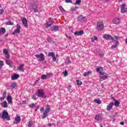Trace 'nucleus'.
<instances>
[{
	"mask_svg": "<svg viewBox=\"0 0 127 127\" xmlns=\"http://www.w3.org/2000/svg\"><path fill=\"white\" fill-rule=\"evenodd\" d=\"M0 115V118H1V119L7 120V121H10V117H9L8 113L6 110H3L2 114Z\"/></svg>",
	"mask_w": 127,
	"mask_h": 127,
	"instance_id": "nucleus-1",
	"label": "nucleus"
},
{
	"mask_svg": "<svg viewBox=\"0 0 127 127\" xmlns=\"http://www.w3.org/2000/svg\"><path fill=\"white\" fill-rule=\"evenodd\" d=\"M35 95L37 96V97H40L41 98H43L46 99V96H45V93L43 91V89H38L36 91Z\"/></svg>",
	"mask_w": 127,
	"mask_h": 127,
	"instance_id": "nucleus-2",
	"label": "nucleus"
},
{
	"mask_svg": "<svg viewBox=\"0 0 127 127\" xmlns=\"http://www.w3.org/2000/svg\"><path fill=\"white\" fill-rule=\"evenodd\" d=\"M49 112H50V107L49 106V105H47V107L43 114L42 119H45L47 117H48V113H49Z\"/></svg>",
	"mask_w": 127,
	"mask_h": 127,
	"instance_id": "nucleus-3",
	"label": "nucleus"
},
{
	"mask_svg": "<svg viewBox=\"0 0 127 127\" xmlns=\"http://www.w3.org/2000/svg\"><path fill=\"white\" fill-rule=\"evenodd\" d=\"M35 56L36 58H37V59L40 58L39 61L41 62H43V61L45 60V58L44 57V54H43V53H40V54L35 55Z\"/></svg>",
	"mask_w": 127,
	"mask_h": 127,
	"instance_id": "nucleus-4",
	"label": "nucleus"
},
{
	"mask_svg": "<svg viewBox=\"0 0 127 127\" xmlns=\"http://www.w3.org/2000/svg\"><path fill=\"white\" fill-rule=\"evenodd\" d=\"M77 21L78 22H85L86 19H87L84 15H80L77 17Z\"/></svg>",
	"mask_w": 127,
	"mask_h": 127,
	"instance_id": "nucleus-5",
	"label": "nucleus"
},
{
	"mask_svg": "<svg viewBox=\"0 0 127 127\" xmlns=\"http://www.w3.org/2000/svg\"><path fill=\"white\" fill-rule=\"evenodd\" d=\"M104 24H103V22H97V29L99 31H100V30H102V29H104Z\"/></svg>",
	"mask_w": 127,
	"mask_h": 127,
	"instance_id": "nucleus-6",
	"label": "nucleus"
},
{
	"mask_svg": "<svg viewBox=\"0 0 127 127\" xmlns=\"http://www.w3.org/2000/svg\"><path fill=\"white\" fill-rule=\"evenodd\" d=\"M32 7L34 9V12H38L39 7H38V4H37V3L35 2L32 4Z\"/></svg>",
	"mask_w": 127,
	"mask_h": 127,
	"instance_id": "nucleus-7",
	"label": "nucleus"
},
{
	"mask_svg": "<svg viewBox=\"0 0 127 127\" xmlns=\"http://www.w3.org/2000/svg\"><path fill=\"white\" fill-rule=\"evenodd\" d=\"M103 37L104 39H106V40H112L114 41L115 40L114 39V37H112L111 35L109 34H105L103 36Z\"/></svg>",
	"mask_w": 127,
	"mask_h": 127,
	"instance_id": "nucleus-8",
	"label": "nucleus"
},
{
	"mask_svg": "<svg viewBox=\"0 0 127 127\" xmlns=\"http://www.w3.org/2000/svg\"><path fill=\"white\" fill-rule=\"evenodd\" d=\"M51 19H52L51 18H49V21L44 24V26L47 28V27H50L51 25H53V21L51 20Z\"/></svg>",
	"mask_w": 127,
	"mask_h": 127,
	"instance_id": "nucleus-9",
	"label": "nucleus"
},
{
	"mask_svg": "<svg viewBox=\"0 0 127 127\" xmlns=\"http://www.w3.org/2000/svg\"><path fill=\"white\" fill-rule=\"evenodd\" d=\"M21 121V119L20 118V115L17 114L15 118V122H14V124H15L16 125L19 124Z\"/></svg>",
	"mask_w": 127,
	"mask_h": 127,
	"instance_id": "nucleus-10",
	"label": "nucleus"
},
{
	"mask_svg": "<svg viewBox=\"0 0 127 127\" xmlns=\"http://www.w3.org/2000/svg\"><path fill=\"white\" fill-rule=\"evenodd\" d=\"M96 71L100 75H104V68L102 67L101 66H98L97 68H96Z\"/></svg>",
	"mask_w": 127,
	"mask_h": 127,
	"instance_id": "nucleus-11",
	"label": "nucleus"
},
{
	"mask_svg": "<svg viewBox=\"0 0 127 127\" xmlns=\"http://www.w3.org/2000/svg\"><path fill=\"white\" fill-rule=\"evenodd\" d=\"M121 12L122 13H125L127 11V7H126V3H123L121 6Z\"/></svg>",
	"mask_w": 127,
	"mask_h": 127,
	"instance_id": "nucleus-12",
	"label": "nucleus"
},
{
	"mask_svg": "<svg viewBox=\"0 0 127 127\" xmlns=\"http://www.w3.org/2000/svg\"><path fill=\"white\" fill-rule=\"evenodd\" d=\"M22 22L23 24V25L26 27V28H27L28 27V24L27 23V20L25 18H23L22 19Z\"/></svg>",
	"mask_w": 127,
	"mask_h": 127,
	"instance_id": "nucleus-13",
	"label": "nucleus"
},
{
	"mask_svg": "<svg viewBox=\"0 0 127 127\" xmlns=\"http://www.w3.org/2000/svg\"><path fill=\"white\" fill-rule=\"evenodd\" d=\"M51 31H58L59 30V27L58 26H52L50 27Z\"/></svg>",
	"mask_w": 127,
	"mask_h": 127,
	"instance_id": "nucleus-14",
	"label": "nucleus"
},
{
	"mask_svg": "<svg viewBox=\"0 0 127 127\" xmlns=\"http://www.w3.org/2000/svg\"><path fill=\"white\" fill-rule=\"evenodd\" d=\"M24 67V64H22L19 65L17 69V71H20L21 72H24V69H23Z\"/></svg>",
	"mask_w": 127,
	"mask_h": 127,
	"instance_id": "nucleus-15",
	"label": "nucleus"
},
{
	"mask_svg": "<svg viewBox=\"0 0 127 127\" xmlns=\"http://www.w3.org/2000/svg\"><path fill=\"white\" fill-rule=\"evenodd\" d=\"M74 35L76 36H80L84 34V31H77L74 33Z\"/></svg>",
	"mask_w": 127,
	"mask_h": 127,
	"instance_id": "nucleus-16",
	"label": "nucleus"
},
{
	"mask_svg": "<svg viewBox=\"0 0 127 127\" xmlns=\"http://www.w3.org/2000/svg\"><path fill=\"white\" fill-rule=\"evenodd\" d=\"M115 105V103L113 102L110 103L107 107V111H111L113 109V106Z\"/></svg>",
	"mask_w": 127,
	"mask_h": 127,
	"instance_id": "nucleus-17",
	"label": "nucleus"
},
{
	"mask_svg": "<svg viewBox=\"0 0 127 127\" xmlns=\"http://www.w3.org/2000/svg\"><path fill=\"white\" fill-rule=\"evenodd\" d=\"M113 42H115L116 43V45H113L111 47V49H116V48H117V47H118V45H119V44H120L119 41H117V40H114L113 41Z\"/></svg>",
	"mask_w": 127,
	"mask_h": 127,
	"instance_id": "nucleus-18",
	"label": "nucleus"
},
{
	"mask_svg": "<svg viewBox=\"0 0 127 127\" xmlns=\"http://www.w3.org/2000/svg\"><path fill=\"white\" fill-rule=\"evenodd\" d=\"M5 98H6V90H4L2 94V97L0 98V101H3Z\"/></svg>",
	"mask_w": 127,
	"mask_h": 127,
	"instance_id": "nucleus-19",
	"label": "nucleus"
},
{
	"mask_svg": "<svg viewBox=\"0 0 127 127\" xmlns=\"http://www.w3.org/2000/svg\"><path fill=\"white\" fill-rule=\"evenodd\" d=\"M113 22L114 24H119L121 22V20L119 18H115L113 19Z\"/></svg>",
	"mask_w": 127,
	"mask_h": 127,
	"instance_id": "nucleus-20",
	"label": "nucleus"
},
{
	"mask_svg": "<svg viewBox=\"0 0 127 127\" xmlns=\"http://www.w3.org/2000/svg\"><path fill=\"white\" fill-rule=\"evenodd\" d=\"M6 100L8 103V104H12V98L10 95H8L7 96Z\"/></svg>",
	"mask_w": 127,
	"mask_h": 127,
	"instance_id": "nucleus-21",
	"label": "nucleus"
},
{
	"mask_svg": "<svg viewBox=\"0 0 127 127\" xmlns=\"http://www.w3.org/2000/svg\"><path fill=\"white\" fill-rule=\"evenodd\" d=\"M6 64H7V65H8L10 68H12V65H13V63L10 60L6 61Z\"/></svg>",
	"mask_w": 127,
	"mask_h": 127,
	"instance_id": "nucleus-22",
	"label": "nucleus"
},
{
	"mask_svg": "<svg viewBox=\"0 0 127 127\" xmlns=\"http://www.w3.org/2000/svg\"><path fill=\"white\" fill-rule=\"evenodd\" d=\"M19 78V74H14L13 76H11V80H16Z\"/></svg>",
	"mask_w": 127,
	"mask_h": 127,
	"instance_id": "nucleus-23",
	"label": "nucleus"
},
{
	"mask_svg": "<svg viewBox=\"0 0 127 127\" xmlns=\"http://www.w3.org/2000/svg\"><path fill=\"white\" fill-rule=\"evenodd\" d=\"M17 87V83L16 82H12L11 83V88L15 89Z\"/></svg>",
	"mask_w": 127,
	"mask_h": 127,
	"instance_id": "nucleus-24",
	"label": "nucleus"
},
{
	"mask_svg": "<svg viewBox=\"0 0 127 127\" xmlns=\"http://www.w3.org/2000/svg\"><path fill=\"white\" fill-rule=\"evenodd\" d=\"M92 74V71L89 70L87 72H84L83 73L84 77H87V76H89V75H91Z\"/></svg>",
	"mask_w": 127,
	"mask_h": 127,
	"instance_id": "nucleus-25",
	"label": "nucleus"
},
{
	"mask_svg": "<svg viewBox=\"0 0 127 127\" xmlns=\"http://www.w3.org/2000/svg\"><path fill=\"white\" fill-rule=\"evenodd\" d=\"M95 120H96V121H101V120H102V116L100 114H98L95 116Z\"/></svg>",
	"mask_w": 127,
	"mask_h": 127,
	"instance_id": "nucleus-26",
	"label": "nucleus"
},
{
	"mask_svg": "<svg viewBox=\"0 0 127 127\" xmlns=\"http://www.w3.org/2000/svg\"><path fill=\"white\" fill-rule=\"evenodd\" d=\"M0 105L2 108H7V102L5 101L3 103H0Z\"/></svg>",
	"mask_w": 127,
	"mask_h": 127,
	"instance_id": "nucleus-27",
	"label": "nucleus"
},
{
	"mask_svg": "<svg viewBox=\"0 0 127 127\" xmlns=\"http://www.w3.org/2000/svg\"><path fill=\"white\" fill-rule=\"evenodd\" d=\"M108 78V76L102 75V76H100V80L101 81H103V80H106Z\"/></svg>",
	"mask_w": 127,
	"mask_h": 127,
	"instance_id": "nucleus-28",
	"label": "nucleus"
},
{
	"mask_svg": "<svg viewBox=\"0 0 127 127\" xmlns=\"http://www.w3.org/2000/svg\"><path fill=\"white\" fill-rule=\"evenodd\" d=\"M0 33L4 34L5 33V28L2 27L0 29Z\"/></svg>",
	"mask_w": 127,
	"mask_h": 127,
	"instance_id": "nucleus-29",
	"label": "nucleus"
},
{
	"mask_svg": "<svg viewBox=\"0 0 127 127\" xmlns=\"http://www.w3.org/2000/svg\"><path fill=\"white\" fill-rule=\"evenodd\" d=\"M20 32V30L19 29H16L14 30V32L12 33L13 35H14L15 33H19Z\"/></svg>",
	"mask_w": 127,
	"mask_h": 127,
	"instance_id": "nucleus-30",
	"label": "nucleus"
},
{
	"mask_svg": "<svg viewBox=\"0 0 127 127\" xmlns=\"http://www.w3.org/2000/svg\"><path fill=\"white\" fill-rule=\"evenodd\" d=\"M6 25H14V23L11 21H8L5 23Z\"/></svg>",
	"mask_w": 127,
	"mask_h": 127,
	"instance_id": "nucleus-31",
	"label": "nucleus"
},
{
	"mask_svg": "<svg viewBox=\"0 0 127 127\" xmlns=\"http://www.w3.org/2000/svg\"><path fill=\"white\" fill-rule=\"evenodd\" d=\"M70 63H71V61H70V59H69L68 58H67L65 60V64L66 65H68V64Z\"/></svg>",
	"mask_w": 127,
	"mask_h": 127,
	"instance_id": "nucleus-32",
	"label": "nucleus"
},
{
	"mask_svg": "<svg viewBox=\"0 0 127 127\" xmlns=\"http://www.w3.org/2000/svg\"><path fill=\"white\" fill-rule=\"evenodd\" d=\"M114 105H115V107H118L120 106V102L117 100H115V103Z\"/></svg>",
	"mask_w": 127,
	"mask_h": 127,
	"instance_id": "nucleus-33",
	"label": "nucleus"
},
{
	"mask_svg": "<svg viewBox=\"0 0 127 127\" xmlns=\"http://www.w3.org/2000/svg\"><path fill=\"white\" fill-rule=\"evenodd\" d=\"M95 103L96 104H98L99 105L102 104V101L100 100V99H95L94 100Z\"/></svg>",
	"mask_w": 127,
	"mask_h": 127,
	"instance_id": "nucleus-34",
	"label": "nucleus"
},
{
	"mask_svg": "<svg viewBox=\"0 0 127 127\" xmlns=\"http://www.w3.org/2000/svg\"><path fill=\"white\" fill-rule=\"evenodd\" d=\"M41 79L42 80H46V79H47V75L45 74H43L41 76Z\"/></svg>",
	"mask_w": 127,
	"mask_h": 127,
	"instance_id": "nucleus-35",
	"label": "nucleus"
},
{
	"mask_svg": "<svg viewBox=\"0 0 127 127\" xmlns=\"http://www.w3.org/2000/svg\"><path fill=\"white\" fill-rule=\"evenodd\" d=\"M60 11H61V12H62L63 13H64L65 11V9L63 8V7H62V6H60Z\"/></svg>",
	"mask_w": 127,
	"mask_h": 127,
	"instance_id": "nucleus-36",
	"label": "nucleus"
},
{
	"mask_svg": "<svg viewBox=\"0 0 127 127\" xmlns=\"http://www.w3.org/2000/svg\"><path fill=\"white\" fill-rule=\"evenodd\" d=\"M48 56L49 57L51 56L52 57H53L55 56V54H54V53H53V52L49 53Z\"/></svg>",
	"mask_w": 127,
	"mask_h": 127,
	"instance_id": "nucleus-37",
	"label": "nucleus"
},
{
	"mask_svg": "<svg viewBox=\"0 0 127 127\" xmlns=\"http://www.w3.org/2000/svg\"><path fill=\"white\" fill-rule=\"evenodd\" d=\"M78 9V7H72L71 8V11H76Z\"/></svg>",
	"mask_w": 127,
	"mask_h": 127,
	"instance_id": "nucleus-38",
	"label": "nucleus"
},
{
	"mask_svg": "<svg viewBox=\"0 0 127 127\" xmlns=\"http://www.w3.org/2000/svg\"><path fill=\"white\" fill-rule=\"evenodd\" d=\"M29 107L33 109V108H35V104L34 103H32L31 104L29 105Z\"/></svg>",
	"mask_w": 127,
	"mask_h": 127,
	"instance_id": "nucleus-39",
	"label": "nucleus"
},
{
	"mask_svg": "<svg viewBox=\"0 0 127 127\" xmlns=\"http://www.w3.org/2000/svg\"><path fill=\"white\" fill-rule=\"evenodd\" d=\"M33 125V122L32 121H30V122H29L28 123L29 127H32Z\"/></svg>",
	"mask_w": 127,
	"mask_h": 127,
	"instance_id": "nucleus-40",
	"label": "nucleus"
},
{
	"mask_svg": "<svg viewBox=\"0 0 127 127\" xmlns=\"http://www.w3.org/2000/svg\"><path fill=\"white\" fill-rule=\"evenodd\" d=\"M3 66V62L2 61H0V70L2 68Z\"/></svg>",
	"mask_w": 127,
	"mask_h": 127,
	"instance_id": "nucleus-41",
	"label": "nucleus"
},
{
	"mask_svg": "<svg viewBox=\"0 0 127 127\" xmlns=\"http://www.w3.org/2000/svg\"><path fill=\"white\" fill-rule=\"evenodd\" d=\"M48 42H52L53 41V39L51 38V37H49L47 39Z\"/></svg>",
	"mask_w": 127,
	"mask_h": 127,
	"instance_id": "nucleus-42",
	"label": "nucleus"
},
{
	"mask_svg": "<svg viewBox=\"0 0 127 127\" xmlns=\"http://www.w3.org/2000/svg\"><path fill=\"white\" fill-rule=\"evenodd\" d=\"M71 88H72L71 85H69L67 88V90L71 93L73 91L72 89H71Z\"/></svg>",
	"mask_w": 127,
	"mask_h": 127,
	"instance_id": "nucleus-43",
	"label": "nucleus"
},
{
	"mask_svg": "<svg viewBox=\"0 0 127 127\" xmlns=\"http://www.w3.org/2000/svg\"><path fill=\"white\" fill-rule=\"evenodd\" d=\"M52 73H47L46 74L47 76V78H50V77H51V76H52Z\"/></svg>",
	"mask_w": 127,
	"mask_h": 127,
	"instance_id": "nucleus-44",
	"label": "nucleus"
},
{
	"mask_svg": "<svg viewBox=\"0 0 127 127\" xmlns=\"http://www.w3.org/2000/svg\"><path fill=\"white\" fill-rule=\"evenodd\" d=\"M81 3V0H77L75 1L74 4H80Z\"/></svg>",
	"mask_w": 127,
	"mask_h": 127,
	"instance_id": "nucleus-45",
	"label": "nucleus"
},
{
	"mask_svg": "<svg viewBox=\"0 0 127 127\" xmlns=\"http://www.w3.org/2000/svg\"><path fill=\"white\" fill-rule=\"evenodd\" d=\"M3 52L4 54H5V55L8 54V51H7V50H6L5 49H4L3 50Z\"/></svg>",
	"mask_w": 127,
	"mask_h": 127,
	"instance_id": "nucleus-46",
	"label": "nucleus"
},
{
	"mask_svg": "<svg viewBox=\"0 0 127 127\" xmlns=\"http://www.w3.org/2000/svg\"><path fill=\"white\" fill-rule=\"evenodd\" d=\"M76 83H77V85H82V82L80 81V80H76Z\"/></svg>",
	"mask_w": 127,
	"mask_h": 127,
	"instance_id": "nucleus-47",
	"label": "nucleus"
},
{
	"mask_svg": "<svg viewBox=\"0 0 127 127\" xmlns=\"http://www.w3.org/2000/svg\"><path fill=\"white\" fill-rule=\"evenodd\" d=\"M4 12V10L3 9H0V15L3 14V13Z\"/></svg>",
	"mask_w": 127,
	"mask_h": 127,
	"instance_id": "nucleus-48",
	"label": "nucleus"
},
{
	"mask_svg": "<svg viewBox=\"0 0 127 127\" xmlns=\"http://www.w3.org/2000/svg\"><path fill=\"white\" fill-rule=\"evenodd\" d=\"M16 27H17V29H19V30H20L21 28V26H20V25H19L18 24H17Z\"/></svg>",
	"mask_w": 127,
	"mask_h": 127,
	"instance_id": "nucleus-49",
	"label": "nucleus"
},
{
	"mask_svg": "<svg viewBox=\"0 0 127 127\" xmlns=\"http://www.w3.org/2000/svg\"><path fill=\"white\" fill-rule=\"evenodd\" d=\"M63 73L64 76H68V72H67V70H65L64 72H63Z\"/></svg>",
	"mask_w": 127,
	"mask_h": 127,
	"instance_id": "nucleus-50",
	"label": "nucleus"
},
{
	"mask_svg": "<svg viewBox=\"0 0 127 127\" xmlns=\"http://www.w3.org/2000/svg\"><path fill=\"white\" fill-rule=\"evenodd\" d=\"M56 60H57V58H56L55 56H54V57H53V61L55 62V61H56Z\"/></svg>",
	"mask_w": 127,
	"mask_h": 127,
	"instance_id": "nucleus-51",
	"label": "nucleus"
},
{
	"mask_svg": "<svg viewBox=\"0 0 127 127\" xmlns=\"http://www.w3.org/2000/svg\"><path fill=\"white\" fill-rule=\"evenodd\" d=\"M65 2H66V3H69V2H70V3H72V1H71V0H65Z\"/></svg>",
	"mask_w": 127,
	"mask_h": 127,
	"instance_id": "nucleus-52",
	"label": "nucleus"
},
{
	"mask_svg": "<svg viewBox=\"0 0 127 127\" xmlns=\"http://www.w3.org/2000/svg\"><path fill=\"white\" fill-rule=\"evenodd\" d=\"M66 37H67L68 39L71 40L72 39V38L70 36H68V35H67V34H65Z\"/></svg>",
	"mask_w": 127,
	"mask_h": 127,
	"instance_id": "nucleus-53",
	"label": "nucleus"
},
{
	"mask_svg": "<svg viewBox=\"0 0 127 127\" xmlns=\"http://www.w3.org/2000/svg\"><path fill=\"white\" fill-rule=\"evenodd\" d=\"M31 97H32V99H33V100L36 101V97H35L34 95H32Z\"/></svg>",
	"mask_w": 127,
	"mask_h": 127,
	"instance_id": "nucleus-54",
	"label": "nucleus"
},
{
	"mask_svg": "<svg viewBox=\"0 0 127 127\" xmlns=\"http://www.w3.org/2000/svg\"><path fill=\"white\" fill-rule=\"evenodd\" d=\"M5 57L7 58V59H9L10 56L8 55V54H7V55H5Z\"/></svg>",
	"mask_w": 127,
	"mask_h": 127,
	"instance_id": "nucleus-55",
	"label": "nucleus"
},
{
	"mask_svg": "<svg viewBox=\"0 0 127 127\" xmlns=\"http://www.w3.org/2000/svg\"><path fill=\"white\" fill-rule=\"evenodd\" d=\"M44 111V107H42V108L40 109L41 113H43Z\"/></svg>",
	"mask_w": 127,
	"mask_h": 127,
	"instance_id": "nucleus-56",
	"label": "nucleus"
},
{
	"mask_svg": "<svg viewBox=\"0 0 127 127\" xmlns=\"http://www.w3.org/2000/svg\"><path fill=\"white\" fill-rule=\"evenodd\" d=\"M38 83V80H36L35 83L33 84V86H35Z\"/></svg>",
	"mask_w": 127,
	"mask_h": 127,
	"instance_id": "nucleus-57",
	"label": "nucleus"
},
{
	"mask_svg": "<svg viewBox=\"0 0 127 127\" xmlns=\"http://www.w3.org/2000/svg\"><path fill=\"white\" fill-rule=\"evenodd\" d=\"M114 38H115V39H116L117 40H118V39H119L120 37H119L118 36H114Z\"/></svg>",
	"mask_w": 127,
	"mask_h": 127,
	"instance_id": "nucleus-58",
	"label": "nucleus"
},
{
	"mask_svg": "<svg viewBox=\"0 0 127 127\" xmlns=\"http://www.w3.org/2000/svg\"><path fill=\"white\" fill-rule=\"evenodd\" d=\"M53 125H54V124H48V126H49V127H51V126H53Z\"/></svg>",
	"mask_w": 127,
	"mask_h": 127,
	"instance_id": "nucleus-59",
	"label": "nucleus"
},
{
	"mask_svg": "<svg viewBox=\"0 0 127 127\" xmlns=\"http://www.w3.org/2000/svg\"><path fill=\"white\" fill-rule=\"evenodd\" d=\"M92 42H94L95 41V39L94 38H91Z\"/></svg>",
	"mask_w": 127,
	"mask_h": 127,
	"instance_id": "nucleus-60",
	"label": "nucleus"
},
{
	"mask_svg": "<svg viewBox=\"0 0 127 127\" xmlns=\"http://www.w3.org/2000/svg\"><path fill=\"white\" fill-rule=\"evenodd\" d=\"M120 125H121V126H124V125H125V123L122 122L120 123Z\"/></svg>",
	"mask_w": 127,
	"mask_h": 127,
	"instance_id": "nucleus-61",
	"label": "nucleus"
},
{
	"mask_svg": "<svg viewBox=\"0 0 127 127\" xmlns=\"http://www.w3.org/2000/svg\"><path fill=\"white\" fill-rule=\"evenodd\" d=\"M94 40H97L98 39V38L96 36H94Z\"/></svg>",
	"mask_w": 127,
	"mask_h": 127,
	"instance_id": "nucleus-62",
	"label": "nucleus"
},
{
	"mask_svg": "<svg viewBox=\"0 0 127 127\" xmlns=\"http://www.w3.org/2000/svg\"><path fill=\"white\" fill-rule=\"evenodd\" d=\"M100 57H103L104 56V55H99Z\"/></svg>",
	"mask_w": 127,
	"mask_h": 127,
	"instance_id": "nucleus-63",
	"label": "nucleus"
},
{
	"mask_svg": "<svg viewBox=\"0 0 127 127\" xmlns=\"http://www.w3.org/2000/svg\"><path fill=\"white\" fill-rule=\"evenodd\" d=\"M23 104H26V101H24L23 102Z\"/></svg>",
	"mask_w": 127,
	"mask_h": 127,
	"instance_id": "nucleus-64",
	"label": "nucleus"
}]
</instances>
